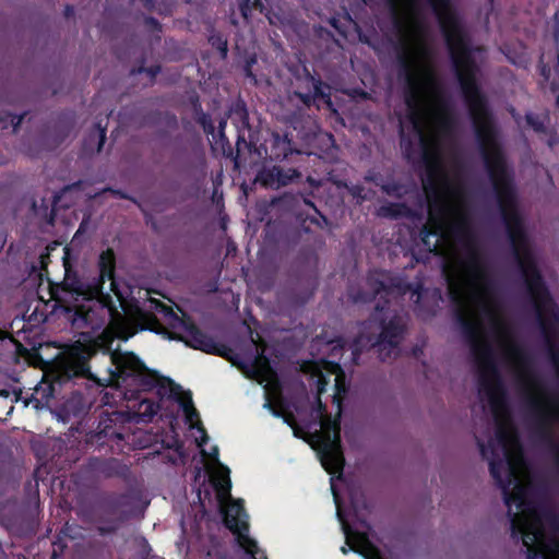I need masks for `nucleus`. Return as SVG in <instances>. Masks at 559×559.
Wrapping results in <instances>:
<instances>
[{"label": "nucleus", "mask_w": 559, "mask_h": 559, "mask_svg": "<svg viewBox=\"0 0 559 559\" xmlns=\"http://www.w3.org/2000/svg\"><path fill=\"white\" fill-rule=\"evenodd\" d=\"M264 347L257 345L259 356L253 370L254 379L263 385L266 395V403L272 408L274 415L282 416L296 437L306 440L313 450L317 451L323 468L332 475L331 490L336 504V514L342 524L345 534L346 544L341 551L346 555L349 550L358 552L365 559H384L380 551L369 542L358 527H353L348 516H345L341 510L338 497L335 490L334 477L342 474L344 459L340 445V425L341 404L343 395L346 392L344 372L338 365L328 361H308L302 365V371L317 379L318 391L322 393L324 385L333 378V402L336 405L337 415L331 418L324 415L321 402L318 401L316 408L311 411L296 409V414L287 412L282 403L281 391L277 378L271 369L269 362L263 357Z\"/></svg>", "instance_id": "obj_1"}, {"label": "nucleus", "mask_w": 559, "mask_h": 559, "mask_svg": "<svg viewBox=\"0 0 559 559\" xmlns=\"http://www.w3.org/2000/svg\"><path fill=\"white\" fill-rule=\"evenodd\" d=\"M496 437L487 444L480 442L483 456L488 461L490 472L503 490L511 516L512 528L522 536L528 559L538 555L543 559H559V540L546 538L544 516L528 499L530 475L523 460L514 429L504 416L497 413Z\"/></svg>", "instance_id": "obj_2"}, {"label": "nucleus", "mask_w": 559, "mask_h": 559, "mask_svg": "<svg viewBox=\"0 0 559 559\" xmlns=\"http://www.w3.org/2000/svg\"><path fill=\"white\" fill-rule=\"evenodd\" d=\"M441 27L445 35L463 92L468 99L477 132L484 143L486 163L491 175L497 177L499 171H504V165L500 152L491 138L483 102L475 84V51L467 48L460 24H441Z\"/></svg>", "instance_id": "obj_3"}, {"label": "nucleus", "mask_w": 559, "mask_h": 559, "mask_svg": "<svg viewBox=\"0 0 559 559\" xmlns=\"http://www.w3.org/2000/svg\"><path fill=\"white\" fill-rule=\"evenodd\" d=\"M146 307L153 313H145L143 317L147 321L150 331L160 333L164 329L154 313L160 314L165 323L171 329H181L183 334L171 336L186 343L187 346L199 349L206 354L233 359V350L227 345L216 342L212 336L203 332L190 318H180L174 309L163 301L150 298Z\"/></svg>", "instance_id": "obj_4"}, {"label": "nucleus", "mask_w": 559, "mask_h": 559, "mask_svg": "<svg viewBox=\"0 0 559 559\" xmlns=\"http://www.w3.org/2000/svg\"><path fill=\"white\" fill-rule=\"evenodd\" d=\"M66 274L60 284L50 286V297L60 307L64 308L68 314H71L72 323L78 326H87L94 322V310L91 306L73 305L70 306V298L75 300L81 297L83 300L94 302L100 308V294H91L93 280L84 283L75 271H72L64 262Z\"/></svg>", "instance_id": "obj_5"}, {"label": "nucleus", "mask_w": 559, "mask_h": 559, "mask_svg": "<svg viewBox=\"0 0 559 559\" xmlns=\"http://www.w3.org/2000/svg\"><path fill=\"white\" fill-rule=\"evenodd\" d=\"M134 417L135 414L131 412H104L99 417L96 430L87 437V444L99 451L122 452L127 439L130 437L131 424Z\"/></svg>", "instance_id": "obj_6"}, {"label": "nucleus", "mask_w": 559, "mask_h": 559, "mask_svg": "<svg viewBox=\"0 0 559 559\" xmlns=\"http://www.w3.org/2000/svg\"><path fill=\"white\" fill-rule=\"evenodd\" d=\"M98 276L93 278L91 294H100V310L110 321L120 317L119 306L123 295L116 278V254L114 249L103 250L97 261Z\"/></svg>", "instance_id": "obj_7"}, {"label": "nucleus", "mask_w": 559, "mask_h": 559, "mask_svg": "<svg viewBox=\"0 0 559 559\" xmlns=\"http://www.w3.org/2000/svg\"><path fill=\"white\" fill-rule=\"evenodd\" d=\"M110 361L107 382L112 388H127L134 384L141 391H151L156 382L153 370L148 369L133 353H112Z\"/></svg>", "instance_id": "obj_8"}, {"label": "nucleus", "mask_w": 559, "mask_h": 559, "mask_svg": "<svg viewBox=\"0 0 559 559\" xmlns=\"http://www.w3.org/2000/svg\"><path fill=\"white\" fill-rule=\"evenodd\" d=\"M92 355L91 347L79 341L67 347L56 359L50 390H55V384L62 385L73 379H93L90 367Z\"/></svg>", "instance_id": "obj_9"}, {"label": "nucleus", "mask_w": 559, "mask_h": 559, "mask_svg": "<svg viewBox=\"0 0 559 559\" xmlns=\"http://www.w3.org/2000/svg\"><path fill=\"white\" fill-rule=\"evenodd\" d=\"M85 468L95 477L120 478L127 480L130 476V467L116 457H96L88 459Z\"/></svg>", "instance_id": "obj_10"}, {"label": "nucleus", "mask_w": 559, "mask_h": 559, "mask_svg": "<svg viewBox=\"0 0 559 559\" xmlns=\"http://www.w3.org/2000/svg\"><path fill=\"white\" fill-rule=\"evenodd\" d=\"M223 522L235 536L236 544L245 550V508L243 500L222 508Z\"/></svg>", "instance_id": "obj_11"}, {"label": "nucleus", "mask_w": 559, "mask_h": 559, "mask_svg": "<svg viewBox=\"0 0 559 559\" xmlns=\"http://www.w3.org/2000/svg\"><path fill=\"white\" fill-rule=\"evenodd\" d=\"M508 224L510 228L511 239L513 243L516 246V254L519 255L521 267L525 274L530 290L532 292L533 297L538 299L539 297H542V294H545V292L536 274L535 265L531 260V255L526 254L524 250L522 257V249L520 245H518V241L520 240L521 237L520 230L518 231L513 229L512 222H509Z\"/></svg>", "instance_id": "obj_12"}, {"label": "nucleus", "mask_w": 559, "mask_h": 559, "mask_svg": "<svg viewBox=\"0 0 559 559\" xmlns=\"http://www.w3.org/2000/svg\"><path fill=\"white\" fill-rule=\"evenodd\" d=\"M179 406L181 407L185 414L186 421L190 425V427H195L199 431L202 432L199 445L203 447L207 442L209 436L206 435V430L204 429L202 423L200 421L199 412L194 407L192 396L189 392L186 393L183 399H179Z\"/></svg>", "instance_id": "obj_13"}, {"label": "nucleus", "mask_w": 559, "mask_h": 559, "mask_svg": "<svg viewBox=\"0 0 559 559\" xmlns=\"http://www.w3.org/2000/svg\"><path fill=\"white\" fill-rule=\"evenodd\" d=\"M209 479L217 500L223 503L230 496L231 481L229 469L219 464V467L210 474Z\"/></svg>", "instance_id": "obj_14"}, {"label": "nucleus", "mask_w": 559, "mask_h": 559, "mask_svg": "<svg viewBox=\"0 0 559 559\" xmlns=\"http://www.w3.org/2000/svg\"><path fill=\"white\" fill-rule=\"evenodd\" d=\"M153 374L156 377V382L152 385V390L156 389L160 397H168L179 404V399H183L186 395L181 386L169 378L160 377L156 371H153Z\"/></svg>", "instance_id": "obj_15"}, {"label": "nucleus", "mask_w": 559, "mask_h": 559, "mask_svg": "<svg viewBox=\"0 0 559 559\" xmlns=\"http://www.w3.org/2000/svg\"><path fill=\"white\" fill-rule=\"evenodd\" d=\"M25 116L26 112H23L21 115H14L11 112L0 114V127L5 129L8 128V124H11L13 128V132H16L21 127Z\"/></svg>", "instance_id": "obj_16"}, {"label": "nucleus", "mask_w": 559, "mask_h": 559, "mask_svg": "<svg viewBox=\"0 0 559 559\" xmlns=\"http://www.w3.org/2000/svg\"><path fill=\"white\" fill-rule=\"evenodd\" d=\"M128 495L126 493H114L107 498L106 504L111 513H115L120 507L128 503Z\"/></svg>", "instance_id": "obj_17"}, {"label": "nucleus", "mask_w": 559, "mask_h": 559, "mask_svg": "<svg viewBox=\"0 0 559 559\" xmlns=\"http://www.w3.org/2000/svg\"><path fill=\"white\" fill-rule=\"evenodd\" d=\"M158 408V404L147 400H142L140 403V416L151 420L157 414Z\"/></svg>", "instance_id": "obj_18"}, {"label": "nucleus", "mask_w": 559, "mask_h": 559, "mask_svg": "<svg viewBox=\"0 0 559 559\" xmlns=\"http://www.w3.org/2000/svg\"><path fill=\"white\" fill-rule=\"evenodd\" d=\"M247 559H266L264 552L259 549L255 540L247 536Z\"/></svg>", "instance_id": "obj_19"}, {"label": "nucleus", "mask_w": 559, "mask_h": 559, "mask_svg": "<svg viewBox=\"0 0 559 559\" xmlns=\"http://www.w3.org/2000/svg\"><path fill=\"white\" fill-rule=\"evenodd\" d=\"M194 120L202 127L205 134H214L215 127L210 115L202 112L198 115Z\"/></svg>", "instance_id": "obj_20"}, {"label": "nucleus", "mask_w": 559, "mask_h": 559, "mask_svg": "<svg viewBox=\"0 0 559 559\" xmlns=\"http://www.w3.org/2000/svg\"><path fill=\"white\" fill-rule=\"evenodd\" d=\"M210 44L216 48L223 57H226L228 48H227V40L224 39L222 36L212 35L209 38Z\"/></svg>", "instance_id": "obj_21"}, {"label": "nucleus", "mask_w": 559, "mask_h": 559, "mask_svg": "<svg viewBox=\"0 0 559 559\" xmlns=\"http://www.w3.org/2000/svg\"><path fill=\"white\" fill-rule=\"evenodd\" d=\"M90 136L98 139L97 152H100L106 141V128H103L100 123L95 124V131Z\"/></svg>", "instance_id": "obj_22"}, {"label": "nucleus", "mask_w": 559, "mask_h": 559, "mask_svg": "<svg viewBox=\"0 0 559 559\" xmlns=\"http://www.w3.org/2000/svg\"><path fill=\"white\" fill-rule=\"evenodd\" d=\"M70 190V187L63 188L61 191L55 193L52 199V209L50 212V222L52 223L56 216V207L59 205L62 194Z\"/></svg>", "instance_id": "obj_23"}, {"label": "nucleus", "mask_w": 559, "mask_h": 559, "mask_svg": "<svg viewBox=\"0 0 559 559\" xmlns=\"http://www.w3.org/2000/svg\"><path fill=\"white\" fill-rule=\"evenodd\" d=\"M144 24L147 28L154 31V32H160L162 25L159 21L153 16H145Z\"/></svg>", "instance_id": "obj_24"}, {"label": "nucleus", "mask_w": 559, "mask_h": 559, "mask_svg": "<svg viewBox=\"0 0 559 559\" xmlns=\"http://www.w3.org/2000/svg\"><path fill=\"white\" fill-rule=\"evenodd\" d=\"M119 527V523L118 522H110L106 525H100L98 527V532L100 533V535H108V534H112L115 533Z\"/></svg>", "instance_id": "obj_25"}, {"label": "nucleus", "mask_w": 559, "mask_h": 559, "mask_svg": "<svg viewBox=\"0 0 559 559\" xmlns=\"http://www.w3.org/2000/svg\"><path fill=\"white\" fill-rule=\"evenodd\" d=\"M190 103H191L192 110H193V118H195L198 115L204 112L198 95L191 96Z\"/></svg>", "instance_id": "obj_26"}, {"label": "nucleus", "mask_w": 559, "mask_h": 559, "mask_svg": "<svg viewBox=\"0 0 559 559\" xmlns=\"http://www.w3.org/2000/svg\"><path fill=\"white\" fill-rule=\"evenodd\" d=\"M243 144H245V135L241 131H239L238 138H237V156L235 158L236 167H239V157H240V152H241V147Z\"/></svg>", "instance_id": "obj_27"}, {"label": "nucleus", "mask_w": 559, "mask_h": 559, "mask_svg": "<svg viewBox=\"0 0 559 559\" xmlns=\"http://www.w3.org/2000/svg\"><path fill=\"white\" fill-rule=\"evenodd\" d=\"M160 71L162 67L159 64L145 67V73L151 78V80H154Z\"/></svg>", "instance_id": "obj_28"}, {"label": "nucleus", "mask_w": 559, "mask_h": 559, "mask_svg": "<svg viewBox=\"0 0 559 559\" xmlns=\"http://www.w3.org/2000/svg\"><path fill=\"white\" fill-rule=\"evenodd\" d=\"M237 108L240 115L241 123L245 124V102L239 97Z\"/></svg>", "instance_id": "obj_29"}, {"label": "nucleus", "mask_w": 559, "mask_h": 559, "mask_svg": "<svg viewBox=\"0 0 559 559\" xmlns=\"http://www.w3.org/2000/svg\"><path fill=\"white\" fill-rule=\"evenodd\" d=\"M233 362L245 374V357L237 356Z\"/></svg>", "instance_id": "obj_30"}, {"label": "nucleus", "mask_w": 559, "mask_h": 559, "mask_svg": "<svg viewBox=\"0 0 559 559\" xmlns=\"http://www.w3.org/2000/svg\"><path fill=\"white\" fill-rule=\"evenodd\" d=\"M63 14L66 19L72 17L74 15V7L72 4H67L64 7Z\"/></svg>", "instance_id": "obj_31"}, {"label": "nucleus", "mask_w": 559, "mask_h": 559, "mask_svg": "<svg viewBox=\"0 0 559 559\" xmlns=\"http://www.w3.org/2000/svg\"><path fill=\"white\" fill-rule=\"evenodd\" d=\"M227 223H228V216L227 215L221 216L219 226L223 231H225L227 229Z\"/></svg>", "instance_id": "obj_32"}, {"label": "nucleus", "mask_w": 559, "mask_h": 559, "mask_svg": "<svg viewBox=\"0 0 559 559\" xmlns=\"http://www.w3.org/2000/svg\"><path fill=\"white\" fill-rule=\"evenodd\" d=\"M237 7L240 15L245 19V0H238Z\"/></svg>", "instance_id": "obj_33"}, {"label": "nucleus", "mask_w": 559, "mask_h": 559, "mask_svg": "<svg viewBox=\"0 0 559 559\" xmlns=\"http://www.w3.org/2000/svg\"><path fill=\"white\" fill-rule=\"evenodd\" d=\"M112 193L115 195H118L120 199L131 200V198L126 192H123L121 190H114Z\"/></svg>", "instance_id": "obj_34"}, {"label": "nucleus", "mask_w": 559, "mask_h": 559, "mask_svg": "<svg viewBox=\"0 0 559 559\" xmlns=\"http://www.w3.org/2000/svg\"><path fill=\"white\" fill-rule=\"evenodd\" d=\"M130 73L132 75L145 73V67L142 64V66H139L138 68H133Z\"/></svg>", "instance_id": "obj_35"}, {"label": "nucleus", "mask_w": 559, "mask_h": 559, "mask_svg": "<svg viewBox=\"0 0 559 559\" xmlns=\"http://www.w3.org/2000/svg\"><path fill=\"white\" fill-rule=\"evenodd\" d=\"M209 456L214 460V461H218V448L217 447H213V449L211 450Z\"/></svg>", "instance_id": "obj_36"}, {"label": "nucleus", "mask_w": 559, "mask_h": 559, "mask_svg": "<svg viewBox=\"0 0 559 559\" xmlns=\"http://www.w3.org/2000/svg\"><path fill=\"white\" fill-rule=\"evenodd\" d=\"M239 191L245 195V180L238 183Z\"/></svg>", "instance_id": "obj_37"}, {"label": "nucleus", "mask_w": 559, "mask_h": 559, "mask_svg": "<svg viewBox=\"0 0 559 559\" xmlns=\"http://www.w3.org/2000/svg\"><path fill=\"white\" fill-rule=\"evenodd\" d=\"M535 301L537 302V307H540V304L544 299H545V294H542V297H539L538 299L534 298Z\"/></svg>", "instance_id": "obj_38"}, {"label": "nucleus", "mask_w": 559, "mask_h": 559, "mask_svg": "<svg viewBox=\"0 0 559 559\" xmlns=\"http://www.w3.org/2000/svg\"><path fill=\"white\" fill-rule=\"evenodd\" d=\"M103 400H104V403L105 404H109L110 402L108 401V393H105V395L103 396Z\"/></svg>", "instance_id": "obj_39"}, {"label": "nucleus", "mask_w": 559, "mask_h": 559, "mask_svg": "<svg viewBox=\"0 0 559 559\" xmlns=\"http://www.w3.org/2000/svg\"><path fill=\"white\" fill-rule=\"evenodd\" d=\"M231 250H236V247L234 245L233 246H228L227 252L229 253Z\"/></svg>", "instance_id": "obj_40"}, {"label": "nucleus", "mask_w": 559, "mask_h": 559, "mask_svg": "<svg viewBox=\"0 0 559 559\" xmlns=\"http://www.w3.org/2000/svg\"><path fill=\"white\" fill-rule=\"evenodd\" d=\"M57 556L56 551L52 552V558L55 559Z\"/></svg>", "instance_id": "obj_41"}]
</instances>
